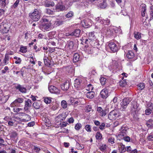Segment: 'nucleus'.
Returning a JSON list of instances; mask_svg holds the SVG:
<instances>
[{"label":"nucleus","mask_w":153,"mask_h":153,"mask_svg":"<svg viewBox=\"0 0 153 153\" xmlns=\"http://www.w3.org/2000/svg\"><path fill=\"white\" fill-rule=\"evenodd\" d=\"M74 15V12L71 11L69 12L67 14L65 15V16L67 18H71Z\"/></svg>","instance_id":"42"},{"label":"nucleus","mask_w":153,"mask_h":153,"mask_svg":"<svg viewBox=\"0 0 153 153\" xmlns=\"http://www.w3.org/2000/svg\"><path fill=\"white\" fill-rule=\"evenodd\" d=\"M17 135V134L15 131H13L10 134V137L11 138H15Z\"/></svg>","instance_id":"50"},{"label":"nucleus","mask_w":153,"mask_h":153,"mask_svg":"<svg viewBox=\"0 0 153 153\" xmlns=\"http://www.w3.org/2000/svg\"><path fill=\"white\" fill-rule=\"evenodd\" d=\"M23 117H27V119H24V120L25 121H28L30 119V117L29 115L25 114L24 113H19Z\"/></svg>","instance_id":"36"},{"label":"nucleus","mask_w":153,"mask_h":153,"mask_svg":"<svg viewBox=\"0 0 153 153\" xmlns=\"http://www.w3.org/2000/svg\"><path fill=\"white\" fill-rule=\"evenodd\" d=\"M131 100V98L128 97L124 98L120 103V109L121 111H124Z\"/></svg>","instance_id":"3"},{"label":"nucleus","mask_w":153,"mask_h":153,"mask_svg":"<svg viewBox=\"0 0 153 153\" xmlns=\"http://www.w3.org/2000/svg\"><path fill=\"white\" fill-rule=\"evenodd\" d=\"M105 124L104 123H102L99 125V128L101 130H103L105 128Z\"/></svg>","instance_id":"57"},{"label":"nucleus","mask_w":153,"mask_h":153,"mask_svg":"<svg viewBox=\"0 0 153 153\" xmlns=\"http://www.w3.org/2000/svg\"><path fill=\"white\" fill-rule=\"evenodd\" d=\"M131 103L132 110L134 111L136 114L140 110V108L139 107V105L135 101H133Z\"/></svg>","instance_id":"6"},{"label":"nucleus","mask_w":153,"mask_h":153,"mask_svg":"<svg viewBox=\"0 0 153 153\" xmlns=\"http://www.w3.org/2000/svg\"><path fill=\"white\" fill-rule=\"evenodd\" d=\"M106 34L107 36H110L112 35L113 33V31L111 29L107 28L106 30L105 31Z\"/></svg>","instance_id":"37"},{"label":"nucleus","mask_w":153,"mask_h":153,"mask_svg":"<svg viewBox=\"0 0 153 153\" xmlns=\"http://www.w3.org/2000/svg\"><path fill=\"white\" fill-rule=\"evenodd\" d=\"M14 58L16 60V61L15 62V63L16 64H20L21 62V60L20 58L17 57V56H15Z\"/></svg>","instance_id":"53"},{"label":"nucleus","mask_w":153,"mask_h":153,"mask_svg":"<svg viewBox=\"0 0 153 153\" xmlns=\"http://www.w3.org/2000/svg\"><path fill=\"white\" fill-rule=\"evenodd\" d=\"M51 24L50 23H42L40 25V28L43 31L48 30L50 28Z\"/></svg>","instance_id":"12"},{"label":"nucleus","mask_w":153,"mask_h":153,"mask_svg":"<svg viewBox=\"0 0 153 153\" xmlns=\"http://www.w3.org/2000/svg\"><path fill=\"white\" fill-rule=\"evenodd\" d=\"M9 58L10 57L9 56H8V54L6 53L3 60V63L5 65H6L9 63Z\"/></svg>","instance_id":"33"},{"label":"nucleus","mask_w":153,"mask_h":153,"mask_svg":"<svg viewBox=\"0 0 153 153\" xmlns=\"http://www.w3.org/2000/svg\"><path fill=\"white\" fill-rule=\"evenodd\" d=\"M95 20L97 22V23H100L102 25H103L105 24L104 20L101 17H97L95 19Z\"/></svg>","instance_id":"35"},{"label":"nucleus","mask_w":153,"mask_h":153,"mask_svg":"<svg viewBox=\"0 0 153 153\" xmlns=\"http://www.w3.org/2000/svg\"><path fill=\"white\" fill-rule=\"evenodd\" d=\"M100 7L102 8H104L106 7V3L105 2L103 1L100 4Z\"/></svg>","instance_id":"61"},{"label":"nucleus","mask_w":153,"mask_h":153,"mask_svg":"<svg viewBox=\"0 0 153 153\" xmlns=\"http://www.w3.org/2000/svg\"><path fill=\"white\" fill-rule=\"evenodd\" d=\"M46 12L48 14L52 15L53 14V12L51 10L49 9H47L46 10Z\"/></svg>","instance_id":"54"},{"label":"nucleus","mask_w":153,"mask_h":153,"mask_svg":"<svg viewBox=\"0 0 153 153\" xmlns=\"http://www.w3.org/2000/svg\"><path fill=\"white\" fill-rule=\"evenodd\" d=\"M68 124V123H66L65 122H63L62 123H60L59 125L61 128H62V127H66L67 125Z\"/></svg>","instance_id":"60"},{"label":"nucleus","mask_w":153,"mask_h":153,"mask_svg":"<svg viewBox=\"0 0 153 153\" xmlns=\"http://www.w3.org/2000/svg\"><path fill=\"white\" fill-rule=\"evenodd\" d=\"M7 4L6 0H0V7L2 8L5 7Z\"/></svg>","instance_id":"39"},{"label":"nucleus","mask_w":153,"mask_h":153,"mask_svg":"<svg viewBox=\"0 0 153 153\" xmlns=\"http://www.w3.org/2000/svg\"><path fill=\"white\" fill-rule=\"evenodd\" d=\"M87 52L89 54H91L93 52V48H88L87 49Z\"/></svg>","instance_id":"62"},{"label":"nucleus","mask_w":153,"mask_h":153,"mask_svg":"<svg viewBox=\"0 0 153 153\" xmlns=\"http://www.w3.org/2000/svg\"><path fill=\"white\" fill-rule=\"evenodd\" d=\"M46 6L47 7H49L50 6H53L54 5V3L53 1L49 2V3L46 4Z\"/></svg>","instance_id":"63"},{"label":"nucleus","mask_w":153,"mask_h":153,"mask_svg":"<svg viewBox=\"0 0 153 153\" xmlns=\"http://www.w3.org/2000/svg\"><path fill=\"white\" fill-rule=\"evenodd\" d=\"M95 93L93 91H90L88 92L86 94V97L89 99L93 98L94 96Z\"/></svg>","instance_id":"29"},{"label":"nucleus","mask_w":153,"mask_h":153,"mask_svg":"<svg viewBox=\"0 0 153 153\" xmlns=\"http://www.w3.org/2000/svg\"><path fill=\"white\" fill-rule=\"evenodd\" d=\"M85 128L86 130L88 132H90L91 131V127L90 125H86L85 127Z\"/></svg>","instance_id":"59"},{"label":"nucleus","mask_w":153,"mask_h":153,"mask_svg":"<svg viewBox=\"0 0 153 153\" xmlns=\"http://www.w3.org/2000/svg\"><path fill=\"white\" fill-rule=\"evenodd\" d=\"M126 56L128 59H131L132 61H134L136 59L135 57V55L134 53L132 51H128L126 55Z\"/></svg>","instance_id":"15"},{"label":"nucleus","mask_w":153,"mask_h":153,"mask_svg":"<svg viewBox=\"0 0 153 153\" xmlns=\"http://www.w3.org/2000/svg\"><path fill=\"white\" fill-rule=\"evenodd\" d=\"M27 48L26 47L22 46L20 48V51L22 53H25L27 51Z\"/></svg>","instance_id":"47"},{"label":"nucleus","mask_w":153,"mask_h":153,"mask_svg":"<svg viewBox=\"0 0 153 153\" xmlns=\"http://www.w3.org/2000/svg\"><path fill=\"white\" fill-rule=\"evenodd\" d=\"M16 89L18 90L22 93H25L27 92V89L26 88L24 87L23 86L18 84L16 87Z\"/></svg>","instance_id":"20"},{"label":"nucleus","mask_w":153,"mask_h":153,"mask_svg":"<svg viewBox=\"0 0 153 153\" xmlns=\"http://www.w3.org/2000/svg\"><path fill=\"white\" fill-rule=\"evenodd\" d=\"M106 80V79L104 77H101L100 79V81L101 84L102 85H105Z\"/></svg>","instance_id":"45"},{"label":"nucleus","mask_w":153,"mask_h":153,"mask_svg":"<svg viewBox=\"0 0 153 153\" xmlns=\"http://www.w3.org/2000/svg\"><path fill=\"white\" fill-rule=\"evenodd\" d=\"M102 137V135L99 132H97L96 134V138L97 140H100Z\"/></svg>","instance_id":"48"},{"label":"nucleus","mask_w":153,"mask_h":153,"mask_svg":"<svg viewBox=\"0 0 153 153\" xmlns=\"http://www.w3.org/2000/svg\"><path fill=\"white\" fill-rule=\"evenodd\" d=\"M80 56L77 53H75L74 55L73 61L74 62H78L80 59Z\"/></svg>","instance_id":"34"},{"label":"nucleus","mask_w":153,"mask_h":153,"mask_svg":"<svg viewBox=\"0 0 153 153\" xmlns=\"http://www.w3.org/2000/svg\"><path fill=\"white\" fill-rule=\"evenodd\" d=\"M81 127V125L80 123H78L76 124L75 126V128L77 130H78Z\"/></svg>","instance_id":"56"},{"label":"nucleus","mask_w":153,"mask_h":153,"mask_svg":"<svg viewBox=\"0 0 153 153\" xmlns=\"http://www.w3.org/2000/svg\"><path fill=\"white\" fill-rule=\"evenodd\" d=\"M19 143L22 146L24 147L28 148L30 146V143L26 140H21L20 141Z\"/></svg>","instance_id":"18"},{"label":"nucleus","mask_w":153,"mask_h":153,"mask_svg":"<svg viewBox=\"0 0 153 153\" xmlns=\"http://www.w3.org/2000/svg\"><path fill=\"white\" fill-rule=\"evenodd\" d=\"M92 45H94V46H97V45H102V43H100L99 41V40L97 39H96L94 41V40L93 41V42L92 43H91Z\"/></svg>","instance_id":"46"},{"label":"nucleus","mask_w":153,"mask_h":153,"mask_svg":"<svg viewBox=\"0 0 153 153\" xmlns=\"http://www.w3.org/2000/svg\"><path fill=\"white\" fill-rule=\"evenodd\" d=\"M108 46L111 50L113 52H116L118 50L117 46L113 42L109 43Z\"/></svg>","instance_id":"7"},{"label":"nucleus","mask_w":153,"mask_h":153,"mask_svg":"<svg viewBox=\"0 0 153 153\" xmlns=\"http://www.w3.org/2000/svg\"><path fill=\"white\" fill-rule=\"evenodd\" d=\"M9 26L6 23L2 22L0 25V31L3 33H6L9 31Z\"/></svg>","instance_id":"4"},{"label":"nucleus","mask_w":153,"mask_h":153,"mask_svg":"<svg viewBox=\"0 0 153 153\" xmlns=\"http://www.w3.org/2000/svg\"><path fill=\"white\" fill-rule=\"evenodd\" d=\"M19 2V0H16L12 6V7L15 8L16 7L18 6Z\"/></svg>","instance_id":"58"},{"label":"nucleus","mask_w":153,"mask_h":153,"mask_svg":"<svg viewBox=\"0 0 153 153\" xmlns=\"http://www.w3.org/2000/svg\"><path fill=\"white\" fill-rule=\"evenodd\" d=\"M66 117V115L65 113H63L59 115L56 118V121L58 122L59 121L61 122L64 120Z\"/></svg>","instance_id":"17"},{"label":"nucleus","mask_w":153,"mask_h":153,"mask_svg":"<svg viewBox=\"0 0 153 153\" xmlns=\"http://www.w3.org/2000/svg\"><path fill=\"white\" fill-rule=\"evenodd\" d=\"M81 23L83 27L87 28L91 26L92 24L91 20L88 19L82 20Z\"/></svg>","instance_id":"8"},{"label":"nucleus","mask_w":153,"mask_h":153,"mask_svg":"<svg viewBox=\"0 0 153 153\" xmlns=\"http://www.w3.org/2000/svg\"><path fill=\"white\" fill-rule=\"evenodd\" d=\"M119 152L120 153H123L126 151V148L125 145L122 143H119L118 145Z\"/></svg>","instance_id":"21"},{"label":"nucleus","mask_w":153,"mask_h":153,"mask_svg":"<svg viewBox=\"0 0 153 153\" xmlns=\"http://www.w3.org/2000/svg\"><path fill=\"white\" fill-rule=\"evenodd\" d=\"M74 42H73L70 41L68 42L66 45V47L68 50L72 51L74 47Z\"/></svg>","instance_id":"24"},{"label":"nucleus","mask_w":153,"mask_h":153,"mask_svg":"<svg viewBox=\"0 0 153 153\" xmlns=\"http://www.w3.org/2000/svg\"><path fill=\"white\" fill-rule=\"evenodd\" d=\"M24 99L22 98H18L15 100L10 105L12 107L19 106V103H22L23 102Z\"/></svg>","instance_id":"9"},{"label":"nucleus","mask_w":153,"mask_h":153,"mask_svg":"<svg viewBox=\"0 0 153 153\" xmlns=\"http://www.w3.org/2000/svg\"><path fill=\"white\" fill-rule=\"evenodd\" d=\"M31 105V100L29 99H28L26 101H25V106L24 108V110L26 112H27L29 108H30Z\"/></svg>","instance_id":"14"},{"label":"nucleus","mask_w":153,"mask_h":153,"mask_svg":"<svg viewBox=\"0 0 153 153\" xmlns=\"http://www.w3.org/2000/svg\"><path fill=\"white\" fill-rule=\"evenodd\" d=\"M70 83L68 80H66L61 85V87L63 91H67L69 88Z\"/></svg>","instance_id":"11"},{"label":"nucleus","mask_w":153,"mask_h":153,"mask_svg":"<svg viewBox=\"0 0 153 153\" xmlns=\"http://www.w3.org/2000/svg\"><path fill=\"white\" fill-rule=\"evenodd\" d=\"M88 38L90 42H91V43L93 42L95 39L96 38L95 35L94 34V32H91L88 33Z\"/></svg>","instance_id":"25"},{"label":"nucleus","mask_w":153,"mask_h":153,"mask_svg":"<svg viewBox=\"0 0 153 153\" xmlns=\"http://www.w3.org/2000/svg\"><path fill=\"white\" fill-rule=\"evenodd\" d=\"M41 104V102L40 101H38L34 102L33 104V106L36 109H38L40 108Z\"/></svg>","instance_id":"28"},{"label":"nucleus","mask_w":153,"mask_h":153,"mask_svg":"<svg viewBox=\"0 0 153 153\" xmlns=\"http://www.w3.org/2000/svg\"><path fill=\"white\" fill-rule=\"evenodd\" d=\"M4 120L6 121V123H7L8 126H14L16 124V120L14 119L11 118L10 117L6 116L4 118Z\"/></svg>","instance_id":"5"},{"label":"nucleus","mask_w":153,"mask_h":153,"mask_svg":"<svg viewBox=\"0 0 153 153\" xmlns=\"http://www.w3.org/2000/svg\"><path fill=\"white\" fill-rule=\"evenodd\" d=\"M128 129V128L126 126H122L120 129V134L124 136L126 135Z\"/></svg>","instance_id":"16"},{"label":"nucleus","mask_w":153,"mask_h":153,"mask_svg":"<svg viewBox=\"0 0 153 153\" xmlns=\"http://www.w3.org/2000/svg\"><path fill=\"white\" fill-rule=\"evenodd\" d=\"M150 19H152L153 18V6H151L150 7Z\"/></svg>","instance_id":"52"},{"label":"nucleus","mask_w":153,"mask_h":153,"mask_svg":"<svg viewBox=\"0 0 153 153\" xmlns=\"http://www.w3.org/2000/svg\"><path fill=\"white\" fill-rule=\"evenodd\" d=\"M152 109L150 108H147L145 110L146 114L147 115H149L152 112Z\"/></svg>","instance_id":"51"},{"label":"nucleus","mask_w":153,"mask_h":153,"mask_svg":"<svg viewBox=\"0 0 153 153\" xmlns=\"http://www.w3.org/2000/svg\"><path fill=\"white\" fill-rule=\"evenodd\" d=\"M48 90L52 93L58 94L60 92V91L58 88L53 85L48 86Z\"/></svg>","instance_id":"10"},{"label":"nucleus","mask_w":153,"mask_h":153,"mask_svg":"<svg viewBox=\"0 0 153 153\" xmlns=\"http://www.w3.org/2000/svg\"><path fill=\"white\" fill-rule=\"evenodd\" d=\"M9 97L8 95L2 97L0 99V103H5L9 98Z\"/></svg>","instance_id":"30"},{"label":"nucleus","mask_w":153,"mask_h":153,"mask_svg":"<svg viewBox=\"0 0 153 153\" xmlns=\"http://www.w3.org/2000/svg\"><path fill=\"white\" fill-rule=\"evenodd\" d=\"M115 140V138L113 137H109L108 140V141L109 143L113 144L114 143Z\"/></svg>","instance_id":"55"},{"label":"nucleus","mask_w":153,"mask_h":153,"mask_svg":"<svg viewBox=\"0 0 153 153\" xmlns=\"http://www.w3.org/2000/svg\"><path fill=\"white\" fill-rule=\"evenodd\" d=\"M56 9L58 11H63L65 10V7L64 5L58 4L56 6Z\"/></svg>","instance_id":"26"},{"label":"nucleus","mask_w":153,"mask_h":153,"mask_svg":"<svg viewBox=\"0 0 153 153\" xmlns=\"http://www.w3.org/2000/svg\"><path fill=\"white\" fill-rule=\"evenodd\" d=\"M42 11L39 8L35 9L33 12L30 13L29 16L32 20L34 21H37L40 19Z\"/></svg>","instance_id":"1"},{"label":"nucleus","mask_w":153,"mask_h":153,"mask_svg":"<svg viewBox=\"0 0 153 153\" xmlns=\"http://www.w3.org/2000/svg\"><path fill=\"white\" fill-rule=\"evenodd\" d=\"M138 87L139 88V89L141 90H143L145 87L144 84L143 83H141L137 85Z\"/></svg>","instance_id":"49"},{"label":"nucleus","mask_w":153,"mask_h":153,"mask_svg":"<svg viewBox=\"0 0 153 153\" xmlns=\"http://www.w3.org/2000/svg\"><path fill=\"white\" fill-rule=\"evenodd\" d=\"M50 17L48 16H43L40 21L42 23H49V18Z\"/></svg>","instance_id":"31"},{"label":"nucleus","mask_w":153,"mask_h":153,"mask_svg":"<svg viewBox=\"0 0 153 153\" xmlns=\"http://www.w3.org/2000/svg\"><path fill=\"white\" fill-rule=\"evenodd\" d=\"M61 105L62 107L64 108H66L67 107V103L66 101L63 100L61 102Z\"/></svg>","instance_id":"43"},{"label":"nucleus","mask_w":153,"mask_h":153,"mask_svg":"<svg viewBox=\"0 0 153 153\" xmlns=\"http://www.w3.org/2000/svg\"><path fill=\"white\" fill-rule=\"evenodd\" d=\"M134 37L137 39H139L141 38L140 33L138 32H135L134 33Z\"/></svg>","instance_id":"41"},{"label":"nucleus","mask_w":153,"mask_h":153,"mask_svg":"<svg viewBox=\"0 0 153 153\" xmlns=\"http://www.w3.org/2000/svg\"><path fill=\"white\" fill-rule=\"evenodd\" d=\"M52 98L49 97H44V101L47 104H50L51 102Z\"/></svg>","instance_id":"40"},{"label":"nucleus","mask_w":153,"mask_h":153,"mask_svg":"<svg viewBox=\"0 0 153 153\" xmlns=\"http://www.w3.org/2000/svg\"><path fill=\"white\" fill-rule=\"evenodd\" d=\"M97 111L100 113V115L101 117L104 116L106 114V111L103 110L101 107H99L97 108Z\"/></svg>","instance_id":"23"},{"label":"nucleus","mask_w":153,"mask_h":153,"mask_svg":"<svg viewBox=\"0 0 153 153\" xmlns=\"http://www.w3.org/2000/svg\"><path fill=\"white\" fill-rule=\"evenodd\" d=\"M44 63L45 65L47 66H50V60L48 59V57H44Z\"/></svg>","instance_id":"38"},{"label":"nucleus","mask_w":153,"mask_h":153,"mask_svg":"<svg viewBox=\"0 0 153 153\" xmlns=\"http://www.w3.org/2000/svg\"><path fill=\"white\" fill-rule=\"evenodd\" d=\"M146 124L148 127L150 128H151L153 127V120L150 119L147 121Z\"/></svg>","instance_id":"32"},{"label":"nucleus","mask_w":153,"mask_h":153,"mask_svg":"<svg viewBox=\"0 0 153 153\" xmlns=\"http://www.w3.org/2000/svg\"><path fill=\"white\" fill-rule=\"evenodd\" d=\"M81 80L79 79H76L74 81V86L77 90H79L81 88Z\"/></svg>","instance_id":"22"},{"label":"nucleus","mask_w":153,"mask_h":153,"mask_svg":"<svg viewBox=\"0 0 153 153\" xmlns=\"http://www.w3.org/2000/svg\"><path fill=\"white\" fill-rule=\"evenodd\" d=\"M101 97L103 99H106L108 96V89L105 88L103 89L100 92Z\"/></svg>","instance_id":"13"},{"label":"nucleus","mask_w":153,"mask_h":153,"mask_svg":"<svg viewBox=\"0 0 153 153\" xmlns=\"http://www.w3.org/2000/svg\"><path fill=\"white\" fill-rule=\"evenodd\" d=\"M80 32L81 30H80L76 29L71 33L69 34L68 36H72L76 37H79L80 35Z\"/></svg>","instance_id":"19"},{"label":"nucleus","mask_w":153,"mask_h":153,"mask_svg":"<svg viewBox=\"0 0 153 153\" xmlns=\"http://www.w3.org/2000/svg\"><path fill=\"white\" fill-rule=\"evenodd\" d=\"M121 116V114L119 112L116 111H112L110 112L108 115V118L111 120L119 119Z\"/></svg>","instance_id":"2"},{"label":"nucleus","mask_w":153,"mask_h":153,"mask_svg":"<svg viewBox=\"0 0 153 153\" xmlns=\"http://www.w3.org/2000/svg\"><path fill=\"white\" fill-rule=\"evenodd\" d=\"M119 85L122 87L125 86L127 84V82L125 80H123L119 82Z\"/></svg>","instance_id":"44"},{"label":"nucleus","mask_w":153,"mask_h":153,"mask_svg":"<svg viewBox=\"0 0 153 153\" xmlns=\"http://www.w3.org/2000/svg\"><path fill=\"white\" fill-rule=\"evenodd\" d=\"M94 88L93 87L91 84H89L87 87L86 89L88 90H92Z\"/></svg>","instance_id":"64"},{"label":"nucleus","mask_w":153,"mask_h":153,"mask_svg":"<svg viewBox=\"0 0 153 153\" xmlns=\"http://www.w3.org/2000/svg\"><path fill=\"white\" fill-rule=\"evenodd\" d=\"M79 3H80L79 5L80 6L85 7H87L88 3V1L85 0H80Z\"/></svg>","instance_id":"27"}]
</instances>
